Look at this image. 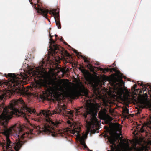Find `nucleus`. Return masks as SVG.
I'll list each match as a JSON object with an SVG mask.
<instances>
[{
  "instance_id": "3",
  "label": "nucleus",
  "mask_w": 151,
  "mask_h": 151,
  "mask_svg": "<svg viewBox=\"0 0 151 151\" xmlns=\"http://www.w3.org/2000/svg\"><path fill=\"white\" fill-rule=\"evenodd\" d=\"M66 108L65 105L58 106V107L52 111V113L49 110H41L39 114L38 117L35 118V120L37 121L42 125L41 126L34 125V130L37 131V134H47L51 133L53 135L54 127H51L49 124L52 126L57 127L59 126L62 121L58 119H55L52 120L50 116L52 114H59L64 116H68L69 118L73 116V113L71 111Z\"/></svg>"
},
{
  "instance_id": "5",
  "label": "nucleus",
  "mask_w": 151,
  "mask_h": 151,
  "mask_svg": "<svg viewBox=\"0 0 151 151\" xmlns=\"http://www.w3.org/2000/svg\"><path fill=\"white\" fill-rule=\"evenodd\" d=\"M9 76L11 78V80L9 81L3 82L1 84V86L6 88H12L10 91L11 93L12 94H28L27 89L24 87H21L20 82H21L20 78H23L22 76L21 78H19L14 74H9Z\"/></svg>"
},
{
  "instance_id": "32",
  "label": "nucleus",
  "mask_w": 151,
  "mask_h": 151,
  "mask_svg": "<svg viewBox=\"0 0 151 151\" xmlns=\"http://www.w3.org/2000/svg\"><path fill=\"white\" fill-rule=\"evenodd\" d=\"M143 85V84H141V86H142Z\"/></svg>"
},
{
  "instance_id": "10",
  "label": "nucleus",
  "mask_w": 151,
  "mask_h": 151,
  "mask_svg": "<svg viewBox=\"0 0 151 151\" xmlns=\"http://www.w3.org/2000/svg\"><path fill=\"white\" fill-rule=\"evenodd\" d=\"M116 137L115 134H112L111 137H110L109 140L111 144L112 145H111V150L109 151H119V149L116 144H114ZM89 151H92V150H89Z\"/></svg>"
},
{
  "instance_id": "36",
  "label": "nucleus",
  "mask_w": 151,
  "mask_h": 151,
  "mask_svg": "<svg viewBox=\"0 0 151 151\" xmlns=\"http://www.w3.org/2000/svg\"><path fill=\"white\" fill-rule=\"evenodd\" d=\"M27 65V67H28V65Z\"/></svg>"
},
{
  "instance_id": "7",
  "label": "nucleus",
  "mask_w": 151,
  "mask_h": 151,
  "mask_svg": "<svg viewBox=\"0 0 151 151\" xmlns=\"http://www.w3.org/2000/svg\"><path fill=\"white\" fill-rule=\"evenodd\" d=\"M113 85L114 92L115 93L118 97L119 98H122V95L124 93V91L127 92H128L125 87L124 83L122 79L114 83Z\"/></svg>"
},
{
  "instance_id": "13",
  "label": "nucleus",
  "mask_w": 151,
  "mask_h": 151,
  "mask_svg": "<svg viewBox=\"0 0 151 151\" xmlns=\"http://www.w3.org/2000/svg\"><path fill=\"white\" fill-rule=\"evenodd\" d=\"M124 148L126 151H131L132 148L129 147V144L127 142L126 143L124 144Z\"/></svg>"
},
{
  "instance_id": "20",
  "label": "nucleus",
  "mask_w": 151,
  "mask_h": 151,
  "mask_svg": "<svg viewBox=\"0 0 151 151\" xmlns=\"http://www.w3.org/2000/svg\"><path fill=\"white\" fill-rule=\"evenodd\" d=\"M124 111L126 113H128L129 112V110L127 108H126L124 109Z\"/></svg>"
},
{
  "instance_id": "31",
  "label": "nucleus",
  "mask_w": 151,
  "mask_h": 151,
  "mask_svg": "<svg viewBox=\"0 0 151 151\" xmlns=\"http://www.w3.org/2000/svg\"><path fill=\"white\" fill-rule=\"evenodd\" d=\"M55 35V37H56L57 36V35Z\"/></svg>"
},
{
  "instance_id": "2",
  "label": "nucleus",
  "mask_w": 151,
  "mask_h": 151,
  "mask_svg": "<svg viewBox=\"0 0 151 151\" xmlns=\"http://www.w3.org/2000/svg\"><path fill=\"white\" fill-rule=\"evenodd\" d=\"M97 113L96 106L89 101L86 102L84 108L81 107L78 109H76V114L80 115L85 119L87 118V115H90L91 116L90 121L87 122V126L86 133L82 136H81L79 134L81 130L80 127L78 126L76 122H72L69 120L67 121L68 126L70 127L68 129H70L71 133L76 136L77 138L85 149H88L85 142V139L86 138L88 134L90 132H91L99 124V122L96 117Z\"/></svg>"
},
{
  "instance_id": "1",
  "label": "nucleus",
  "mask_w": 151,
  "mask_h": 151,
  "mask_svg": "<svg viewBox=\"0 0 151 151\" xmlns=\"http://www.w3.org/2000/svg\"><path fill=\"white\" fill-rule=\"evenodd\" d=\"M2 112L0 115V124L3 127L1 133L6 137V140L2 143L0 142V145L6 148V151H12L13 149L18 151L24 142L21 140L28 136L29 133H24L25 126L19 124L8 128L7 123L13 114L22 117L27 120L29 114L35 113V110L28 107L22 99L19 98L13 100L8 106L5 107L3 104L0 105V113Z\"/></svg>"
},
{
  "instance_id": "28",
  "label": "nucleus",
  "mask_w": 151,
  "mask_h": 151,
  "mask_svg": "<svg viewBox=\"0 0 151 151\" xmlns=\"http://www.w3.org/2000/svg\"><path fill=\"white\" fill-rule=\"evenodd\" d=\"M148 86L149 87V88L151 89V86L150 85H149Z\"/></svg>"
},
{
  "instance_id": "30",
  "label": "nucleus",
  "mask_w": 151,
  "mask_h": 151,
  "mask_svg": "<svg viewBox=\"0 0 151 151\" xmlns=\"http://www.w3.org/2000/svg\"><path fill=\"white\" fill-rule=\"evenodd\" d=\"M63 132H61L60 134H63Z\"/></svg>"
},
{
  "instance_id": "19",
  "label": "nucleus",
  "mask_w": 151,
  "mask_h": 151,
  "mask_svg": "<svg viewBox=\"0 0 151 151\" xmlns=\"http://www.w3.org/2000/svg\"><path fill=\"white\" fill-rule=\"evenodd\" d=\"M143 126H142V127L141 128L139 129L138 128H137L138 130L140 132H144V130L143 129Z\"/></svg>"
},
{
  "instance_id": "12",
  "label": "nucleus",
  "mask_w": 151,
  "mask_h": 151,
  "mask_svg": "<svg viewBox=\"0 0 151 151\" xmlns=\"http://www.w3.org/2000/svg\"><path fill=\"white\" fill-rule=\"evenodd\" d=\"M50 14H52L53 16L57 17L59 16V11L58 9L53 10L52 11L50 12ZM54 17L55 19V17Z\"/></svg>"
},
{
  "instance_id": "9",
  "label": "nucleus",
  "mask_w": 151,
  "mask_h": 151,
  "mask_svg": "<svg viewBox=\"0 0 151 151\" xmlns=\"http://www.w3.org/2000/svg\"><path fill=\"white\" fill-rule=\"evenodd\" d=\"M53 36H52L50 34V38L49 39V52L52 55L56 52V50L58 49V47L55 44V41L52 39Z\"/></svg>"
},
{
  "instance_id": "11",
  "label": "nucleus",
  "mask_w": 151,
  "mask_h": 151,
  "mask_svg": "<svg viewBox=\"0 0 151 151\" xmlns=\"http://www.w3.org/2000/svg\"><path fill=\"white\" fill-rule=\"evenodd\" d=\"M85 77L86 80L89 82L90 83H92L93 81V78L89 73H86L85 74Z\"/></svg>"
},
{
  "instance_id": "15",
  "label": "nucleus",
  "mask_w": 151,
  "mask_h": 151,
  "mask_svg": "<svg viewBox=\"0 0 151 151\" xmlns=\"http://www.w3.org/2000/svg\"><path fill=\"white\" fill-rule=\"evenodd\" d=\"M115 69L114 68H105L103 69L102 68H101V70L104 73H105L106 71H110L111 72H112L113 70L114 71Z\"/></svg>"
},
{
  "instance_id": "17",
  "label": "nucleus",
  "mask_w": 151,
  "mask_h": 151,
  "mask_svg": "<svg viewBox=\"0 0 151 151\" xmlns=\"http://www.w3.org/2000/svg\"><path fill=\"white\" fill-rule=\"evenodd\" d=\"M145 126L149 127L151 129V116L150 117V121L145 124Z\"/></svg>"
},
{
  "instance_id": "24",
  "label": "nucleus",
  "mask_w": 151,
  "mask_h": 151,
  "mask_svg": "<svg viewBox=\"0 0 151 151\" xmlns=\"http://www.w3.org/2000/svg\"><path fill=\"white\" fill-rule=\"evenodd\" d=\"M68 129H64V131H63V132H65V133L66 132H67L68 131Z\"/></svg>"
},
{
  "instance_id": "25",
  "label": "nucleus",
  "mask_w": 151,
  "mask_h": 151,
  "mask_svg": "<svg viewBox=\"0 0 151 151\" xmlns=\"http://www.w3.org/2000/svg\"><path fill=\"white\" fill-rule=\"evenodd\" d=\"M33 130L30 129V133L31 134H33L34 133L33 132Z\"/></svg>"
},
{
  "instance_id": "35",
  "label": "nucleus",
  "mask_w": 151,
  "mask_h": 151,
  "mask_svg": "<svg viewBox=\"0 0 151 151\" xmlns=\"http://www.w3.org/2000/svg\"><path fill=\"white\" fill-rule=\"evenodd\" d=\"M74 52L76 53H77V52H76V51H74Z\"/></svg>"
},
{
  "instance_id": "18",
  "label": "nucleus",
  "mask_w": 151,
  "mask_h": 151,
  "mask_svg": "<svg viewBox=\"0 0 151 151\" xmlns=\"http://www.w3.org/2000/svg\"><path fill=\"white\" fill-rule=\"evenodd\" d=\"M134 149L136 151H144V149L142 147L137 148L135 146L134 147Z\"/></svg>"
},
{
  "instance_id": "27",
  "label": "nucleus",
  "mask_w": 151,
  "mask_h": 151,
  "mask_svg": "<svg viewBox=\"0 0 151 151\" xmlns=\"http://www.w3.org/2000/svg\"><path fill=\"white\" fill-rule=\"evenodd\" d=\"M137 87V85H134V88H135Z\"/></svg>"
},
{
  "instance_id": "4",
  "label": "nucleus",
  "mask_w": 151,
  "mask_h": 151,
  "mask_svg": "<svg viewBox=\"0 0 151 151\" xmlns=\"http://www.w3.org/2000/svg\"><path fill=\"white\" fill-rule=\"evenodd\" d=\"M44 64V62L41 61L35 70L34 75H37L39 77V80L35 81V86L39 88L41 86L47 87L48 85H51L52 87L50 88L49 92L54 95L57 94L59 91L63 92L65 90H67L68 85L67 83H64L63 86L61 85L64 80H57L56 77L53 79L49 73L44 72L42 67Z\"/></svg>"
},
{
  "instance_id": "37",
  "label": "nucleus",
  "mask_w": 151,
  "mask_h": 151,
  "mask_svg": "<svg viewBox=\"0 0 151 151\" xmlns=\"http://www.w3.org/2000/svg\"><path fill=\"white\" fill-rule=\"evenodd\" d=\"M65 44H67L66 43V42H65Z\"/></svg>"
},
{
  "instance_id": "6",
  "label": "nucleus",
  "mask_w": 151,
  "mask_h": 151,
  "mask_svg": "<svg viewBox=\"0 0 151 151\" xmlns=\"http://www.w3.org/2000/svg\"><path fill=\"white\" fill-rule=\"evenodd\" d=\"M79 91L74 89H72L68 93V96L71 98H75L79 94L82 93L86 97H87L88 95V91L85 87L83 84L81 82H79L78 84Z\"/></svg>"
},
{
  "instance_id": "23",
  "label": "nucleus",
  "mask_w": 151,
  "mask_h": 151,
  "mask_svg": "<svg viewBox=\"0 0 151 151\" xmlns=\"http://www.w3.org/2000/svg\"><path fill=\"white\" fill-rule=\"evenodd\" d=\"M57 27L58 28V29H60L61 28V26H60V24L58 25H57Z\"/></svg>"
},
{
  "instance_id": "14",
  "label": "nucleus",
  "mask_w": 151,
  "mask_h": 151,
  "mask_svg": "<svg viewBox=\"0 0 151 151\" xmlns=\"http://www.w3.org/2000/svg\"><path fill=\"white\" fill-rule=\"evenodd\" d=\"M81 57L84 59V62L88 64L87 66L88 67V68L91 69L93 67L89 63L90 62L88 60H87V59L83 55H81Z\"/></svg>"
},
{
  "instance_id": "34",
  "label": "nucleus",
  "mask_w": 151,
  "mask_h": 151,
  "mask_svg": "<svg viewBox=\"0 0 151 151\" xmlns=\"http://www.w3.org/2000/svg\"><path fill=\"white\" fill-rule=\"evenodd\" d=\"M109 66V67H111V66Z\"/></svg>"
},
{
  "instance_id": "29",
  "label": "nucleus",
  "mask_w": 151,
  "mask_h": 151,
  "mask_svg": "<svg viewBox=\"0 0 151 151\" xmlns=\"http://www.w3.org/2000/svg\"><path fill=\"white\" fill-rule=\"evenodd\" d=\"M116 65L114 63L113 64V66H115Z\"/></svg>"
},
{
  "instance_id": "8",
  "label": "nucleus",
  "mask_w": 151,
  "mask_h": 151,
  "mask_svg": "<svg viewBox=\"0 0 151 151\" xmlns=\"http://www.w3.org/2000/svg\"><path fill=\"white\" fill-rule=\"evenodd\" d=\"M31 4H34L35 5L34 8L36 9L38 13H40L45 18L47 19V14L48 12V10L45 9L44 8H39L38 5L37 4L38 2V0H29Z\"/></svg>"
},
{
  "instance_id": "26",
  "label": "nucleus",
  "mask_w": 151,
  "mask_h": 151,
  "mask_svg": "<svg viewBox=\"0 0 151 151\" xmlns=\"http://www.w3.org/2000/svg\"><path fill=\"white\" fill-rule=\"evenodd\" d=\"M98 94L99 95V97H101L102 96L100 94V92H99V91H98Z\"/></svg>"
},
{
  "instance_id": "33",
  "label": "nucleus",
  "mask_w": 151,
  "mask_h": 151,
  "mask_svg": "<svg viewBox=\"0 0 151 151\" xmlns=\"http://www.w3.org/2000/svg\"><path fill=\"white\" fill-rule=\"evenodd\" d=\"M118 129L119 130H120V129L119 128H118Z\"/></svg>"
},
{
  "instance_id": "21",
  "label": "nucleus",
  "mask_w": 151,
  "mask_h": 151,
  "mask_svg": "<svg viewBox=\"0 0 151 151\" xmlns=\"http://www.w3.org/2000/svg\"><path fill=\"white\" fill-rule=\"evenodd\" d=\"M4 97V95H0V100H2L3 99Z\"/></svg>"
},
{
  "instance_id": "16",
  "label": "nucleus",
  "mask_w": 151,
  "mask_h": 151,
  "mask_svg": "<svg viewBox=\"0 0 151 151\" xmlns=\"http://www.w3.org/2000/svg\"><path fill=\"white\" fill-rule=\"evenodd\" d=\"M99 115L100 117L102 118H105L106 116V114L105 111H101L99 112Z\"/></svg>"
},
{
  "instance_id": "22",
  "label": "nucleus",
  "mask_w": 151,
  "mask_h": 151,
  "mask_svg": "<svg viewBox=\"0 0 151 151\" xmlns=\"http://www.w3.org/2000/svg\"><path fill=\"white\" fill-rule=\"evenodd\" d=\"M56 25H58L60 24V22L59 21H56Z\"/></svg>"
}]
</instances>
